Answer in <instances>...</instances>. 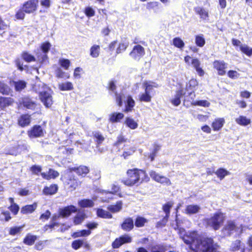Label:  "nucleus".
Listing matches in <instances>:
<instances>
[{
  "label": "nucleus",
  "mask_w": 252,
  "mask_h": 252,
  "mask_svg": "<svg viewBox=\"0 0 252 252\" xmlns=\"http://www.w3.org/2000/svg\"><path fill=\"white\" fill-rule=\"evenodd\" d=\"M210 103L206 100H200L193 102L192 106H200L204 107L210 106Z\"/></svg>",
  "instance_id": "60"
},
{
  "label": "nucleus",
  "mask_w": 252,
  "mask_h": 252,
  "mask_svg": "<svg viewBox=\"0 0 252 252\" xmlns=\"http://www.w3.org/2000/svg\"><path fill=\"white\" fill-rule=\"evenodd\" d=\"M185 94L183 89H180L176 92L174 97L171 99L170 101L174 106H179L181 102V98Z\"/></svg>",
  "instance_id": "25"
},
{
  "label": "nucleus",
  "mask_w": 252,
  "mask_h": 252,
  "mask_svg": "<svg viewBox=\"0 0 252 252\" xmlns=\"http://www.w3.org/2000/svg\"><path fill=\"white\" fill-rule=\"evenodd\" d=\"M215 174L220 180H222L225 176L229 175L230 173L226 169L220 167L216 171Z\"/></svg>",
  "instance_id": "39"
},
{
  "label": "nucleus",
  "mask_w": 252,
  "mask_h": 252,
  "mask_svg": "<svg viewBox=\"0 0 252 252\" xmlns=\"http://www.w3.org/2000/svg\"><path fill=\"white\" fill-rule=\"evenodd\" d=\"M213 65L219 75L223 76L225 74L227 64L224 61L215 60L213 62Z\"/></svg>",
  "instance_id": "16"
},
{
  "label": "nucleus",
  "mask_w": 252,
  "mask_h": 252,
  "mask_svg": "<svg viewBox=\"0 0 252 252\" xmlns=\"http://www.w3.org/2000/svg\"><path fill=\"white\" fill-rule=\"evenodd\" d=\"M60 175L59 173L52 168H49L47 173L45 172L41 173L42 177L47 180H49L51 179H55L58 177Z\"/></svg>",
  "instance_id": "24"
},
{
  "label": "nucleus",
  "mask_w": 252,
  "mask_h": 252,
  "mask_svg": "<svg viewBox=\"0 0 252 252\" xmlns=\"http://www.w3.org/2000/svg\"><path fill=\"white\" fill-rule=\"evenodd\" d=\"M173 45L178 48L182 49L185 46L184 41L179 37H176L173 39Z\"/></svg>",
  "instance_id": "55"
},
{
  "label": "nucleus",
  "mask_w": 252,
  "mask_h": 252,
  "mask_svg": "<svg viewBox=\"0 0 252 252\" xmlns=\"http://www.w3.org/2000/svg\"><path fill=\"white\" fill-rule=\"evenodd\" d=\"M66 184L70 191H73L81 185V182L79 181L74 175H71L67 179Z\"/></svg>",
  "instance_id": "17"
},
{
  "label": "nucleus",
  "mask_w": 252,
  "mask_h": 252,
  "mask_svg": "<svg viewBox=\"0 0 252 252\" xmlns=\"http://www.w3.org/2000/svg\"><path fill=\"white\" fill-rule=\"evenodd\" d=\"M194 10L196 14L199 15L200 18L205 20L208 18V12L204 8L196 7L194 8Z\"/></svg>",
  "instance_id": "38"
},
{
  "label": "nucleus",
  "mask_w": 252,
  "mask_h": 252,
  "mask_svg": "<svg viewBox=\"0 0 252 252\" xmlns=\"http://www.w3.org/2000/svg\"><path fill=\"white\" fill-rule=\"evenodd\" d=\"M173 204L174 203L172 201H168L162 205V209L165 213V216L161 220L158 222V226L163 227L166 225L170 217V210L172 207Z\"/></svg>",
  "instance_id": "9"
},
{
  "label": "nucleus",
  "mask_w": 252,
  "mask_h": 252,
  "mask_svg": "<svg viewBox=\"0 0 252 252\" xmlns=\"http://www.w3.org/2000/svg\"><path fill=\"white\" fill-rule=\"evenodd\" d=\"M127 178L122 180L121 182L127 187H133L150 181L146 171L142 169L134 168L126 171Z\"/></svg>",
  "instance_id": "2"
},
{
  "label": "nucleus",
  "mask_w": 252,
  "mask_h": 252,
  "mask_svg": "<svg viewBox=\"0 0 252 252\" xmlns=\"http://www.w3.org/2000/svg\"><path fill=\"white\" fill-rule=\"evenodd\" d=\"M153 149L152 151L149 154V158L150 161H153L155 160V157L157 156L158 152L160 150L161 146L157 143L155 142L153 144Z\"/></svg>",
  "instance_id": "32"
},
{
  "label": "nucleus",
  "mask_w": 252,
  "mask_h": 252,
  "mask_svg": "<svg viewBox=\"0 0 252 252\" xmlns=\"http://www.w3.org/2000/svg\"><path fill=\"white\" fill-rule=\"evenodd\" d=\"M46 132L45 128L41 125H34L27 131V134L30 139L44 137Z\"/></svg>",
  "instance_id": "5"
},
{
  "label": "nucleus",
  "mask_w": 252,
  "mask_h": 252,
  "mask_svg": "<svg viewBox=\"0 0 252 252\" xmlns=\"http://www.w3.org/2000/svg\"><path fill=\"white\" fill-rule=\"evenodd\" d=\"M149 175L153 180L158 183L166 186H170L171 185V182L169 178L165 176L159 175L154 170L150 171Z\"/></svg>",
  "instance_id": "13"
},
{
  "label": "nucleus",
  "mask_w": 252,
  "mask_h": 252,
  "mask_svg": "<svg viewBox=\"0 0 252 252\" xmlns=\"http://www.w3.org/2000/svg\"><path fill=\"white\" fill-rule=\"evenodd\" d=\"M84 12L85 15L89 18L93 17L95 15L94 10L90 6H87L85 7L84 10Z\"/></svg>",
  "instance_id": "61"
},
{
  "label": "nucleus",
  "mask_w": 252,
  "mask_h": 252,
  "mask_svg": "<svg viewBox=\"0 0 252 252\" xmlns=\"http://www.w3.org/2000/svg\"><path fill=\"white\" fill-rule=\"evenodd\" d=\"M79 204L83 208L91 207L93 206L94 203L90 199H83L79 202Z\"/></svg>",
  "instance_id": "56"
},
{
  "label": "nucleus",
  "mask_w": 252,
  "mask_h": 252,
  "mask_svg": "<svg viewBox=\"0 0 252 252\" xmlns=\"http://www.w3.org/2000/svg\"><path fill=\"white\" fill-rule=\"evenodd\" d=\"M195 96L196 95L194 91L189 93V95L185 97L184 100V105H186L187 106L190 105L192 106L193 102L196 101V100H194Z\"/></svg>",
  "instance_id": "36"
},
{
  "label": "nucleus",
  "mask_w": 252,
  "mask_h": 252,
  "mask_svg": "<svg viewBox=\"0 0 252 252\" xmlns=\"http://www.w3.org/2000/svg\"><path fill=\"white\" fill-rule=\"evenodd\" d=\"M238 230L235 220H228L221 229V232L226 236H230Z\"/></svg>",
  "instance_id": "8"
},
{
  "label": "nucleus",
  "mask_w": 252,
  "mask_h": 252,
  "mask_svg": "<svg viewBox=\"0 0 252 252\" xmlns=\"http://www.w3.org/2000/svg\"><path fill=\"white\" fill-rule=\"evenodd\" d=\"M91 233L92 232L90 230L82 229L73 232L71 234V236L73 238L88 237L91 234Z\"/></svg>",
  "instance_id": "34"
},
{
  "label": "nucleus",
  "mask_w": 252,
  "mask_h": 252,
  "mask_svg": "<svg viewBox=\"0 0 252 252\" xmlns=\"http://www.w3.org/2000/svg\"><path fill=\"white\" fill-rule=\"evenodd\" d=\"M13 102V99L11 97L0 96V108L1 110H4L6 107L12 105Z\"/></svg>",
  "instance_id": "29"
},
{
  "label": "nucleus",
  "mask_w": 252,
  "mask_h": 252,
  "mask_svg": "<svg viewBox=\"0 0 252 252\" xmlns=\"http://www.w3.org/2000/svg\"><path fill=\"white\" fill-rule=\"evenodd\" d=\"M56 76L59 78H63L64 79H68L70 75L68 73H66L63 71L60 68H58L55 72Z\"/></svg>",
  "instance_id": "52"
},
{
  "label": "nucleus",
  "mask_w": 252,
  "mask_h": 252,
  "mask_svg": "<svg viewBox=\"0 0 252 252\" xmlns=\"http://www.w3.org/2000/svg\"><path fill=\"white\" fill-rule=\"evenodd\" d=\"M21 57L27 63L35 62L36 60L35 57L33 55L29 54L27 51H24L21 53Z\"/></svg>",
  "instance_id": "49"
},
{
  "label": "nucleus",
  "mask_w": 252,
  "mask_h": 252,
  "mask_svg": "<svg viewBox=\"0 0 252 252\" xmlns=\"http://www.w3.org/2000/svg\"><path fill=\"white\" fill-rule=\"evenodd\" d=\"M124 118V114L120 112H113L109 115V122L111 123H117Z\"/></svg>",
  "instance_id": "27"
},
{
  "label": "nucleus",
  "mask_w": 252,
  "mask_h": 252,
  "mask_svg": "<svg viewBox=\"0 0 252 252\" xmlns=\"http://www.w3.org/2000/svg\"><path fill=\"white\" fill-rule=\"evenodd\" d=\"M59 63L60 65L64 69L67 70L70 65V61L67 59H61L59 60Z\"/></svg>",
  "instance_id": "58"
},
{
  "label": "nucleus",
  "mask_w": 252,
  "mask_h": 252,
  "mask_svg": "<svg viewBox=\"0 0 252 252\" xmlns=\"http://www.w3.org/2000/svg\"><path fill=\"white\" fill-rule=\"evenodd\" d=\"M22 229V226H14L10 228L9 230V234L12 236H14L18 233H20Z\"/></svg>",
  "instance_id": "62"
},
{
  "label": "nucleus",
  "mask_w": 252,
  "mask_h": 252,
  "mask_svg": "<svg viewBox=\"0 0 252 252\" xmlns=\"http://www.w3.org/2000/svg\"><path fill=\"white\" fill-rule=\"evenodd\" d=\"M37 238V236L28 233L24 238L23 242L26 245L31 246L35 243Z\"/></svg>",
  "instance_id": "31"
},
{
  "label": "nucleus",
  "mask_w": 252,
  "mask_h": 252,
  "mask_svg": "<svg viewBox=\"0 0 252 252\" xmlns=\"http://www.w3.org/2000/svg\"><path fill=\"white\" fill-rule=\"evenodd\" d=\"M38 0H28L25 1L15 14L17 20H24L26 14H30L35 13L38 7Z\"/></svg>",
  "instance_id": "3"
},
{
  "label": "nucleus",
  "mask_w": 252,
  "mask_h": 252,
  "mask_svg": "<svg viewBox=\"0 0 252 252\" xmlns=\"http://www.w3.org/2000/svg\"><path fill=\"white\" fill-rule=\"evenodd\" d=\"M132 241V237L127 234H125L116 238L112 243L113 249H118L124 244L130 243Z\"/></svg>",
  "instance_id": "10"
},
{
  "label": "nucleus",
  "mask_w": 252,
  "mask_h": 252,
  "mask_svg": "<svg viewBox=\"0 0 252 252\" xmlns=\"http://www.w3.org/2000/svg\"><path fill=\"white\" fill-rule=\"evenodd\" d=\"M59 215L61 216V218H64L68 217L72 213L77 212V208L72 205L65 206L59 210Z\"/></svg>",
  "instance_id": "18"
},
{
  "label": "nucleus",
  "mask_w": 252,
  "mask_h": 252,
  "mask_svg": "<svg viewBox=\"0 0 252 252\" xmlns=\"http://www.w3.org/2000/svg\"><path fill=\"white\" fill-rule=\"evenodd\" d=\"M100 47L98 45H94L90 48V56L94 58L99 56L100 54Z\"/></svg>",
  "instance_id": "46"
},
{
  "label": "nucleus",
  "mask_w": 252,
  "mask_h": 252,
  "mask_svg": "<svg viewBox=\"0 0 252 252\" xmlns=\"http://www.w3.org/2000/svg\"><path fill=\"white\" fill-rule=\"evenodd\" d=\"M241 247V241L240 240H236L231 243L230 251L235 252L239 251Z\"/></svg>",
  "instance_id": "53"
},
{
  "label": "nucleus",
  "mask_w": 252,
  "mask_h": 252,
  "mask_svg": "<svg viewBox=\"0 0 252 252\" xmlns=\"http://www.w3.org/2000/svg\"><path fill=\"white\" fill-rule=\"evenodd\" d=\"M123 203L119 201L115 205H110L107 207V209L112 213H115L119 212L122 208Z\"/></svg>",
  "instance_id": "42"
},
{
  "label": "nucleus",
  "mask_w": 252,
  "mask_h": 252,
  "mask_svg": "<svg viewBox=\"0 0 252 252\" xmlns=\"http://www.w3.org/2000/svg\"><path fill=\"white\" fill-rule=\"evenodd\" d=\"M125 124L127 127L131 129H135L138 127V123L132 118L126 117L125 119Z\"/></svg>",
  "instance_id": "41"
},
{
  "label": "nucleus",
  "mask_w": 252,
  "mask_h": 252,
  "mask_svg": "<svg viewBox=\"0 0 252 252\" xmlns=\"http://www.w3.org/2000/svg\"><path fill=\"white\" fill-rule=\"evenodd\" d=\"M225 124V120L223 118L215 119L212 123L211 126L214 131L220 130Z\"/></svg>",
  "instance_id": "26"
},
{
  "label": "nucleus",
  "mask_w": 252,
  "mask_h": 252,
  "mask_svg": "<svg viewBox=\"0 0 252 252\" xmlns=\"http://www.w3.org/2000/svg\"><path fill=\"white\" fill-rule=\"evenodd\" d=\"M190 61H191V64L193 68L196 70L198 75L202 77L205 74V71L201 66V63L197 58H192L189 55H187L184 57L185 62L188 65H190Z\"/></svg>",
  "instance_id": "6"
},
{
  "label": "nucleus",
  "mask_w": 252,
  "mask_h": 252,
  "mask_svg": "<svg viewBox=\"0 0 252 252\" xmlns=\"http://www.w3.org/2000/svg\"><path fill=\"white\" fill-rule=\"evenodd\" d=\"M225 220V214L220 210L214 213L210 218L204 220L207 227L216 231L219 230L223 224Z\"/></svg>",
  "instance_id": "4"
},
{
  "label": "nucleus",
  "mask_w": 252,
  "mask_h": 252,
  "mask_svg": "<svg viewBox=\"0 0 252 252\" xmlns=\"http://www.w3.org/2000/svg\"><path fill=\"white\" fill-rule=\"evenodd\" d=\"M9 87L4 83H0V93L2 94L8 95L10 93Z\"/></svg>",
  "instance_id": "57"
},
{
  "label": "nucleus",
  "mask_w": 252,
  "mask_h": 252,
  "mask_svg": "<svg viewBox=\"0 0 252 252\" xmlns=\"http://www.w3.org/2000/svg\"><path fill=\"white\" fill-rule=\"evenodd\" d=\"M37 207V204L36 202H34L32 204L26 205L23 206L21 208V213L22 214H29L33 213Z\"/></svg>",
  "instance_id": "30"
},
{
  "label": "nucleus",
  "mask_w": 252,
  "mask_h": 252,
  "mask_svg": "<svg viewBox=\"0 0 252 252\" xmlns=\"http://www.w3.org/2000/svg\"><path fill=\"white\" fill-rule=\"evenodd\" d=\"M51 47V44L48 41H46L41 44L40 48L44 53L43 55H38L37 58L41 62H43L48 59L47 53L49 52Z\"/></svg>",
  "instance_id": "21"
},
{
  "label": "nucleus",
  "mask_w": 252,
  "mask_h": 252,
  "mask_svg": "<svg viewBox=\"0 0 252 252\" xmlns=\"http://www.w3.org/2000/svg\"><path fill=\"white\" fill-rule=\"evenodd\" d=\"M71 247L74 250H77L83 247L87 250H89L91 248L90 245L84 240L78 239L73 241L71 243Z\"/></svg>",
  "instance_id": "20"
},
{
  "label": "nucleus",
  "mask_w": 252,
  "mask_h": 252,
  "mask_svg": "<svg viewBox=\"0 0 252 252\" xmlns=\"http://www.w3.org/2000/svg\"><path fill=\"white\" fill-rule=\"evenodd\" d=\"M59 88L62 91H70L73 89V86L71 82H66L60 84Z\"/></svg>",
  "instance_id": "47"
},
{
  "label": "nucleus",
  "mask_w": 252,
  "mask_h": 252,
  "mask_svg": "<svg viewBox=\"0 0 252 252\" xmlns=\"http://www.w3.org/2000/svg\"><path fill=\"white\" fill-rule=\"evenodd\" d=\"M96 214L98 217L103 219H111L113 217L110 212L100 208L97 210Z\"/></svg>",
  "instance_id": "44"
},
{
  "label": "nucleus",
  "mask_w": 252,
  "mask_h": 252,
  "mask_svg": "<svg viewBox=\"0 0 252 252\" xmlns=\"http://www.w3.org/2000/svg\"><path fill=\"white\" fill-rule=\"evenodd\" d=\"M12 84L14 87V89L16 92H20L27 87V82L22 80L13 81Z\"/></svg>",
  "instance_id": "33"
},
{
  "label": "nucleus",
  "mask_w": 252,
  "mask_h": 252,
  "mask_svg": "<svg viewBox=\"0 0 252 252\" xmlns=\"http://www.w3.org/2000/svg\"><path fill=\"white\" fill-rule=\"evenodd\" d=\"M32 122L31 115L28 113L21 114L18 118L17 124L22 127L29 126Z\"/></svg>",
  "instance_id": "19"
},
{
  "label": "nucleus",
  "mask_w": 252,
  "mask_h": 252,
  "mask_svg": "<svg viewBox=\"0 0 252 252\" xmlns=\"http://www.w3.org/2000/svg\"><path fill=\"white\" fill-rule=\"evenodd\" d=\"M50 89L47 91H42L38 93V96L40 101L46 108H50L53 104V98Z\"/></svg>",
  "instance_id": "7"
},
{
  "label": "nucleus",
  "mask_w": 252,
  "mask_h": 252,
  "mask_svg": "<svg viewBox=\"0 0 252 252\" xmlns=\"http://www.w3.org/2000/svg\"><path fill=\"white\" fill-rule=\"evenodd\" d=\"M135 105V102L132 97L130 95H127L126 101L125 108L123 110V112L125 113L131 112L133 109Z\"/></svg>",
  "instance_id": "28"
},
{
  "label": "nucleus",
  "mask_w": 252,
  "mask_h": 252,
  "mask_svg": "<svg viewBox=\"0 0 252 252\" xmlns=\"http://www.w3.org/2000/svg\"><path fill=\"white\" fill-rule=\"evenodd\" d=\"M124 96L125 95L124 94L115 93V100L119 107H122L123 106V99Z\"/></svg>",
  "instance_id": "59"
},
{
  "label": "nucleus",
  "mask_w": 252,
  "mask_h": 252,
  "mask_svg": "<svg viewBox=\"0 0 252 252\" xmlns=\"http://www.w3.org/2000/svg\"><path fill=\"white\" fill-rule=\"evenodd\" d=\"M145 54L144 48L139 44L135 45L129 53V56L137 61H139Z\"/></svg>",
  "instance_id": "12"
},
{
  "label": "nucleus",
  "mask_w": 252,
  "mask_h": 252,
  "mask_svg": "<svg viewBox=\"0 0 252 252\" xmlns=\"http://www.w3.org/2000/svg\"><path fill=\"white\" fill-rule=\"evenodd\" d=\"M235 122L239 125L246 126L251 124V121L246 116L241 115L235 119Z\"/></svg>",
  "instance_id": "40"
},
{
  "label": "nucleus",
  "mask_w": 252,
  "mask_h": 252,
  "mask_svg": "<svg viewBox=\"0 0 252 252\" xmlns=\"http://www.w3.org/2000/svg\"><path fill=\"white\" fill-rule=\"evenodd\" d=\"M58 190V186L57 184H52L49 186H45L42 192L45 195H52L56 194Z\"/></svg>",
  "instance_id": "23"
},
{
  "label": "nucleus",
  "mask_w": 252,
  "mask_h": 252,
  "mask_svg": "<svg viewBox=\"0 0 252 252\" xmlns=\"http://www.w3.org/2000/svg\"><path fill=\"white\" fill-rule=\"evenodd\" d=\"M30 170L33 174L38 175L42 170V167L39 165H33L30 167Z\"/></svg>",
  "instance_id": "63"
},
{
  "label": "nucleus",
  "mask_w": 252,
  "mask_h": 252,
  "mask_svg": "<svg viewBox=\"0 0 252 252\" xmlns=\"http://www.w3.org/2000/svg\"><path fill=\"white\" fill-rule=\"evenodd\" d=\"M59 226L60 223L59 222L50 221L48 224H46L43 226V230L44 232H51L55 227H58Z\"/></svg>",
  "instance_id": "45"
},
{
  "label": "nucleus",
  "mask_w": 252,
  "mask_h": 252,
  "mask_svg": "<svg viewBox=\"0 0 252 252\" xmlns=\"http://www.w3.org/2000/svg\"><path fill=\"white\" fill-rule=\"evenodd\" d=\"M86 214L84 212H78L73 218V221L75 225L81 224L86 218Z\"/></svg>",
  "instance_id": "37"
},
{
  "label": "nucleus",
  "mask_w": 252,
  "mask_h": 252,
  "mask_svg": "<svg viewBox=\"0 0 252 252\" xmlns=\"http://www.w3.org/2000/svg\"><path fill=\"white\" fill-rule=\"evenodd\" d=\"M195 42L197 46L202 47L205 44V39L203 34L197 35L195 36Z\"/></svg>",
  "instance_id": "51"
},
{
  "label": "nucleus",
  "mask_w": 252,
  "mask_h": 252,
  "mask_svg": "<svg viewBox=\"0 0 252 252\" xmlns=\"http://www.w3.org/2000/svg\"><path fill=\"white\" fill-rule=\"evenodd\" d=\"M120 227L125 232L131 231L134 227L133 219L130 217L125 218L120 224Z\"/></svg>",
  "instance_id": "15"
},
{
  "label": "nucleus",
  "mask_w": 252,
  "mask_h": 252,
  "mask_svg": "<svg viewBox=\"0 0 252 252\" xmlns=\"http://www.w3.org/2000/svg\"><path fill=\"white\" fill-rule=\"evenodd\" d=\"M92 137L95 143L96 148H99L100 145L105 140V137L102 134L98 131H95L92 133Z\"/></svg>",
  "instance_id": "22"
},
{
  "label": "nucleus",
  "mask_w": 252,
  "mask_h": 252,
  "mask_svg": "<svg viewBox=\"0 0 252 252\" xmlns=\"http://www.w3.org/2000/svg\"><path fill=\"white\" fill-rule=\"evenodd\" d=\"M8 209L14 215H16L19 211L20 207L17 204H10Z\"/></svg>",
  "instance_id": "64"
},
{
  "label": "nucleus",
  "mask_w": 252,
  "mask_h": 252,
  "mask_svg": "<svg viewBox=\"0 0 252 252\" xmlns=\"http://www.w3.org/2000/svg\"><path fill=\"white\" fill-rule=\"evenodd\" d=\"M68 171L70 173L75 172L79 177L84 178L90 172V169L87 166L80 165L77 166L69 167L68 169Z\"/></svg>",
  "instance_id": "14"
},
{
  "label": "nucleus",
  "mask_w": 252,
  "mask_h": 252,
  "mask_svg": "<svg viewBox=\"0 0 252 252\" xmlns=\"http://www.w3.org/2000/svg\"><path fill=\"white\" fill-rule=\"evenodd\" d=\"M128 46V42H121L119 43L116 50V54H119L125 52Z\"/></svg>",
  "instance_id": "50"
},
{
  "label": "nucleus",
  "mask_w": 252,
  "mask_h": 252,
  "mask_svg": "<svg viewBox=\"0 0 252 252\" xmlns=\"http://www.w3.org/2000/svg\"><path fill=\"white\" fill-rule=\"evenodd\" d=\"M148 222V220L144 217L137 216L134 220V225L136 227H143Z\"/></svg>",
  "instance_id": "35"
},
{
  "label": "nucleus",
  "mask_w": 252,
  "mask_h": 252,
  "mask_svg": "<svg viewBox=\"0 0 252 252\" xmlns=\"http://www.w3.org/2000/svg\"><path fill=\"white\" fill-rule=\"evenodd\" d=\"M18 106L19 107H24L28 109L33 110L35 109L36 104L30 96H24L19 100Z\"/></svg>",
  "instance_id": "11"
},
{
  "label": "nucleus",
  "mask_w": 252,
  "mask_h": 252,
  "mask_svg": "<svg viewBox=\"0 0 252 252\" xmlns=\"http://www.w3.org/2000/svg\"><path fill=\"white\" fill-rule=\"evenodd\" d=\"M199 209L200 208L197 205H189L186 207L185 213L189 215L196 214Z\"/></svg>",
  "instance_id": "43"
},
{
  "label": "nucleus",
  "mask_w": 252,
  "mask_h": 252,
  "mask_svg": "<svg viewBox=\"0 0 252 252\" xmlns=\"http://www.w3.org/2000/svg\"><path fill=\"white\" fill-rule=\"evenodd\" d=\"M241 51L248 57L252 56V48L249 47L247 45H241L240 47Z\"/></svg>",
  "instance_id": "54"
},
{
  "label": "nucleus",
  "mask_w": 252,
  "mask_h": 252,
  "mask_svg": "<svg viewBox=\"0 0 252 252\" xmlns=\"http://www.w3.org/2000/svg\"><path fill=\"white\" fill-rule=\"evenodd\" d=\"M182 239L194 252H220V246L212 237L202 236L195 231L184 235Z\"/></svg>",
  "instance_id": "1"
},
{
  "label": "nucleus",
  "mask_w": 252,
  "mask_h": 252,
  "mask_svg": "<svg viewBox=\"0 0 252 252\" xmlns=\"http://www.w3.org/2000/svg\"><path fill=\"white\" fill-rule=\"evenodd\" d=\"M152 100V96L149 92L145 91L139 96V100L140 102H150Z\"/></svg>",
  "instance_id": "48"
}]
</instances>
